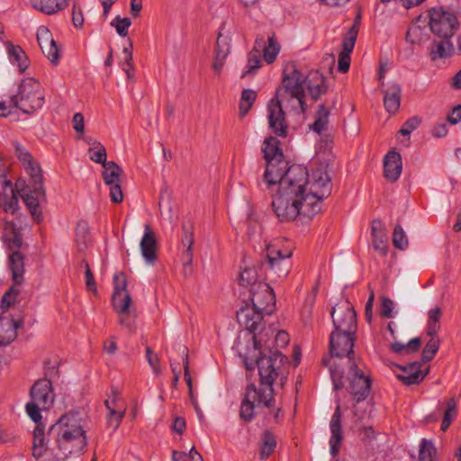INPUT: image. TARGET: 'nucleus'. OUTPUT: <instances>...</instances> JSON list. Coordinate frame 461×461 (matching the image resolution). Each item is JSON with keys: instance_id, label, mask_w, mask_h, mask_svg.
<instances>
[{"instance_id": "obj_1", "label": "nucleus", "mask_w": 461, "mask_h": 461, "mask_svg": "<svg viewBox=\"0 0 461 461\" xmlns=\"http://www.w3.org/2000/svg\"><path fill=\"white\" fill-rule=\"evenodd\" d=\"M267 333L259 332L254 335V348L259 351L257 358V366L259 375V385L250 384L246 387L241 401L240 417L242 420L249 422L255 417V410L266 407L271 410L274 407V382L282 375V368L286 359L278 350H272L265 336Z\"/></svg>"}, {"instance_id": "obj_2", "label": "nucleus", "mask_w": 461, "mask_h": 461, "mask_svg": "<svg viewBox=\"0 0 461 461\" xmlns=\"http://www.w3.org/2000/svg\"><path fill=\"white\" fill-rule=\"evenodd\" d=\"M286 96L295 100L294 108L300 107L302 113L306 110L304 102V76L301 71L293 68L291 72L284 71L282 87L277 89L276 96L267 104V119L269 128L274 134L279 137H286L288 125L285 121V113L281 105Z\"/></svg>"}, {"instance_id": "obj_3", "label": "nucleus", "mask_w": 461, "mask_h": 461, "mask_svg": "<svg viewBox=\"0 0 461 461\" xmlns=\"http://www.w3.org/2000/svg\"><path fill=\"white\" fill-rule=\"evenodd\" d=\"M327 168L328 164L326 162H312L311 173H309L307 181L309 192L306 194V205L303 208V212L309 219L321 212V202L331 194L332 184Z\"/></svg>"}, {"instance_id": "obj_4", "label": "nucleus", "mask_w": 461, "mask_h": 461, "mask_svg": "<svg viewBox=\"0 0 461 461\" xmlns=\"http://www.w3.org/2000/svg\"><path fill=\"white\" fill-rule=\"evenodd\" d=\"M278 175H272L271 183H265L267 188L270 189L278 184V192L280 194L292 196L293 199H298L305 203L306 185L309 178L307 168L302 165H292L286 167L285 170H278Z\"/></svg>"}, {"instance_id": "obj_5", "label": "nucleus", "mask_w": 461, "mask_h": 461, "mask_svg": "<svg viewBox=\"0 0 461 461\" xmlns=\"http://www.w3.org/2000/svg\"><path fill=\"white\" fill-rule=\"evenodd\" d=\"M50 433H57V441L69 452L82 451L86 446V436L82 427L73 415L65 414L50 429Z\"/></svg>"}, {"instance_id": "obj_6", "label": "nucleus", "mask_w": 461, "mask_h": 461, "mask_svg": "<svg viewBox=\"0 0 461 461\" xmlns=\"http://www.w3.org/2000/svg\"><path fill=\"white\" fill-rule=\"evenodd\" d=\"M11 104L24 113H32L44 104V91L41 83L33 78L22 81L18 94L11 97Z\"/></svg>"}, {"instance_id": "obj_7", "label": "nucleus", "mask_w": 461, "mask_h": 461, "mask_svg": "<svg viewBox=\"0 0 461 461\" xmlns=\"http://www.w3.org/2000/svg\"><path fill=\"white\" fill-rule=\"evenodd\" d=\"M4 240L9 250V267L15 285L22 284L24 273V258L19 249L23 245V238L20 230L12 221H6L4 227Z\"/></svg>"}, {"instance_id": "obj_8", "label": "nucleus", "mask_w": 461, "mask_h": 461, "mask_svg": "<svg viewBox=\"0 0 461 461\" xmlns=\"http://www.w3.org/2000/svg\"><path fill=\"white\" fill-rule=\"evenodd\" d=\"M264 158L266 160V171L264 174V183H271L272 175L277 174L278 170H285L288 162L284 159V154L280 148V141L273 136L267 138L261 148Z\"/></svg>"}, {"instance_id": "obj_9", "label": "nucleus", "mask_w": 461, "mask_h": 461, "mask_svg": "<svg viewBox=\"0 0 461 461\" xmlns=\"http://www.w3.org/2000/svg\"><path fill=\"white\" fill-rule=\"evenodd\" d=\"M429 27L438 38L451 39L458 29L457 17L443 8H432L429 11Z\"/></svg>"}, {"instance_id": "obj_10", "label": "nucleus", "mask_w": 461, "mask_h": 461, "mask_svg": "<svg viewBox=\"0 0 461 461\" xmlns=\"http://www.w3.org/2000/svg\"><path fill=\"white\" fill-rule=\"evenodd\" d=\"M305 205L306 203L280 193H277L272 201L273 211L280 221H292L298 216L308 218L303 212Z\"/></svg>"}, {"instance_id": "obj_11", "label": "nucleus", "mask_w": 461, "mask_h": 461, "mask_svg": "<svg viewBox=\"0 0 461 461\" xmlns=\"http://www.w3.org/2000/svg\"><path fill=\"white\" fill-rule=\"evenodd\" d=\"M15 188L20 191L21 196L29 209L33 220L38 223L42 220L40 203L45 199V192L42 185L24 186L23 180H17Z\"/></svg>"}, {"instance_id": "obj_12", "label": "nucleus", "mask_w": 461, "mask_h": 461, "mask_svg": "<svg viewBox=\"0 0 461 461\" xmlns=\"http://www.w3.org/2000/svg\"><path fill=\"white\" fill-rule=\"evenodd\" d=\"M355 341L356 333L332 330L330 335V352L331 357H347L349 364L356 362L353 350Z\"/></svg>"}, {"instance_id": "obj_13", "label": "nucleus", "mask_w": 461, "mask_h": 461, "mask_svg": "<svg viewBox=\"0 0 461 461\" xmlns=\"http://www.w3.org/2000/svg\"><path fill=\"white\" fill-rule=\"evenodd\" d=\"M333 331L356 333L357 329V313L349 302L333 307L331 311Z\"/></svg>"}, {"instance_id": "obj_14", "label": "nucleus", "mask_w": 461, "mask_h": 461, "mask_svg": "<svg viewBox=\"0 0 461 461\" xmlns=\"http://www.w3.org/2000/svg\"><path fill=\"white\" fill-rule=\"evenodd\" d=\"M292 256V250L285 249L282 250L276 244H270L267 249V266L278 278L285 277L291 267L289 258Z\"/></svg>"}, {"instance_id": "obj_15", "label": "nucleus", "mask_w": 461, "mask_h": 461, "mask_svg": "<svg viewBox=\"0 0 461 461\" xmlns=\"http://www.w3.org/2000/svg\"><path fill=\"white\" fill-rule=\"evenodd\" d=\"M349 393L357 403L364 402L370 393L371 379L359 368L357 362L349 364Z\"/></svg>"}, {"instance_id": "obj_16", "label": "nucleus", "mask_w": 461, "mask_h": 461, "mask_svg": "<svg viewBox=\"0 0 461 461\" xmlns=\"http://www.w3.org/2000/svg\"><path fill=\"white\" fill-rule=\"evenodd\" d=\"M13 293L17 294L18 291L12 287L3 296L0 304V314L5 313L13 303L10 299ZM17 324L13 320L0 318V346L8 345L14 340L17 336Z\"/></svg>"}, {"instance_id": "obj_17", "label": "nucleus", "mask_w": 461, "mask_h": 461, "mask_svg": "<svg viewBox=\"0 0 461 461\" xmlns=\"http://www.w3.org/2000/svg\"><path fill=\"white\" fill-rule=\"evenodd\" d=\"M249 291L251 305L263 313L270 314L275 303V294L272 288L267 284L259 282L253 288H249Z\"/></svg>"}, {"instance_id": "obj_18", "label": "nucleus", "mask_w": 461, "mask_h": 461, "mask_svg": "<svg viewBox=\"0 0 461 461\" xmlns=\"http://www.w3.org/2000/svg\"><path fill=\"white\" fill-rule=\"evenodd\" d=\"M113 294L112 304L116 312H124L131 306V298L126 289L127 282L123 273L113 276Z\"/></svg>"}, {"instance_id": "obj_19", "label": "nucleus", "mask_w": 461, "mask_h": 461, "mask_svg": "<svg viewBox=\"0 0 461 461\" xmlns=\"http://www.w3.org/2000/svg\"><path fill=\"white\" fill-rule=\"evenodd\" d=\"M32 401L37 402L43 409H50L54 402L52 384L47 378L39 379L31 389Z\"/></svg>"}, {"instance_id": "obj_20", "label": "nucleus", "mask_w": 461, "mask_h": 461, "mask_svg": "<svg viewBox=\"0 0 461 461\" xmlns=\"http://www.w3.org/2000/svg\"><path fill=\"white\" fill-rule=\"evenodd\" d=\"M263 312L257 310L253 305L245 303L244 306L237 312L238 321L254 335L263 319Z\"/></svg>"}, {"instance_id": "obj_21", "label": "nucleus", "mask_w": 461, "mask_h": 461, "mask_svg": "<svg viewBox=\"0 0 461 461\" xmlns=\"http://www.w3.org/2000/svg\"><path fill=\"white\" fill-rule=\"evenodd\" d=\"M330 455L333 458H336L339 449L340 445L343 440L342 435V425H341V411L340 405L339 404L335 409L334 413L331 416L330 421Z\"/></svg>"}, {"instance_id": "obj_22", "label": "nucleus", "mask_w": 461, "mask_h": 461, "mask_svg": "<svg viewBox=\"0 0 461 461\" xmlns=\"http://www.w3.org/2000/svg\"><path fill=\"white\" fill-rule=\"evenodd\" d=\"M357 40V26L349 29L346 38L342 41V50L339 52L338 69L341 73H347L350 67V54Z\"/></svg>"}, {"instance_id": "obj_23", "label": "nucleus", "mask_w": 461, "mask_h": 461, "mask_svg": "<svg viewBox=\"0 0 461 461\" xmlns=\"http://www.w3.org/2000/svg\"><path fill=\"white\" fill-rule=\"evenodd\" d=\"M254 46L260 54L263 52L264 59L268 64H271L276 60L281 49L274 33L268 35L267 41L263 36L257 37Z\"/></svg>"}, {"instance_id": "obj_24", "label": "nucleus", "mask_w": 461, "mask_h": 461, "mask_svg": "<svg viewBox=\"0 0 461 461\" xmlns=\"http://www.w3.org/2000/svg\"><path fill=\"white\" fill-rule=\"evenodd\" d=\"M402 370L401 374H398L397 378L406 385L420 384L427 375L429 369L425 372L421 370V364L413 362L407 366H399Z\"/></svg>"}, {"instance_id": "obj_25", "label": "nucleus", "mask_w": 461, "mask_h": 461, "mask_svg": "<svg viewBox=\"0 0 461 461\" xmlns=\"http://www.w3.org/2000/svg\"><path fill=\"white\" fill-rule=\"evenodd\" d=\"M304 85L313 100L319 99L327 91L325 78L318 70H312L304 77Z\"/></svg>"}, {"instance_id": "obj_26", "label": "nucleus", "mask_w": 461, "mask_h": 461, "mask_svg": "<svg viewBox=\"0 0 461 461\" xmlns=\"http://www.w3.org/2000/svg\"><path fill=\"white\" fill-rule=\"evenodd\" d=\"M140 249L147 262L153 263L156 260L157 239L149 224H146L144 227V234L140 240Z\"/></svg>"}, {"instance_id": "obj_27", "label": "nucleus", "mask_w": 461, "mask_h": 461, "mask_svg": "<svg viewBox=\"0 0 461 461\" xmlns=\"http://www.w3.org/2000/svg\"><path fill=\"white\" fill-rule=\"evenodd\" d=\"M402 169L401 155L396 151L388 152L384 160V177L391 182H394L399 178Z\"/></svg>"}, {"instance_id": "obj_28", "label": "nucleus", "mask_w": 461, "mask_h": 461, "mask_svg": "<svg viewBox=\"0 0 461 461\" xmlns=\"http://www.w3.org/2000/svg\"><path fill=\"white\" fill-rule=\"evenodd\" d=\"M371 231L373 236V245L376 251L385 256L388 251L387 235L383 222L380 220L372 221Z\"/></svg>"}, {"instance_id": "obj_29", "label": "nucleus", "mask_w": 461, "mask_h": 461, "mask_svg": "<svg viewBox=\"0 0 461 461\" xmlns=\"http://www.w3.org/2000/svg\"><path fill=\"white\" fill-rule=\"evenodd\" d=\"M230 42L227 37H223L221 34L218 36L215 48L214 60L212 63V69L216 74H220L225 59L230 53Z\"/></svg>"}, {"instance_id": "obj_30", "label": "nucleus", "mask_w": 461, "mask_h": 461, "mask_svg": "<svg viewBox=\"0 0 461 461\" xmlns=\"http://www.w3.org/2000/svg\"><path fill=\"white\" fill-rule=\"evenodd\" d=\"M7 52L10 62L16 66L21 73L24 72L29 67V59L24 50L18 45L7 44Z\"/></svg>"}, {"instance_id": "obj_31", "label": "nucleus", "mask_w": 461, "mask_h": 461, "mask_svg": "<svg viewBox=\"0 0 461 461\" xmlns=\"http://www.w3.org/2000/svg\"><path fill=\"white\" fill-rule=\"evenodd\" d=\"M401 104V87L393 84L384 92V104L389 113H395Z\"/></svg>"}, {"instance_id": "obj_32", "label": "nucleus", "mask_w": 461, "mask_h": 461, "mask_svg": "<svg viewBox=\"0 0 461 461\" xmlns=\"http://www.w3.org/2000/svg\"><path fill=\"white\" fill-rule=\"evenodd\" d=\"M439 39L431 43L429 54L432 60L449 57L453 52L454 48L450 39Z\"/></svg>"}, {"instance_id": "obj_33", "label": "nucleus", "mask_w": 461, "mask_h": 461, "mask_svg": "<svg viewBox=\"0 0 461 461\" xmlns=\"http://www.w3.org/2000/svg\"><path fill=\"white\" fill-rule=\"evenodd\" d=\"M68 0H32V6L46 14H52L68 5Z\"/></svg>"}, {"instance_id": "obj_34", "label": "nucleus", "mask_w": 461, "mask_h": 461, "mask_svg": "<svg viewBox=\"0 0 461 461\" xmlns=\"http://www.w3.org/2000/svg\"><path fill=\"white\" fill-rule=\"evenodd\" d=\"M103 167L104 171L102 176L105 185L122 183L121 175L122 169L116 162L109 161L105 163Z\"/></svg>"}, {"instance_id": "obj_35", "label": "nucleus", "mask_w": 461, "mask_h": 461, "mask_svg": "<svg viewBox=\"0 0 461 461\" xmlns=\"http://www.w3.org/2000/svg\"><path fill=\"white\" fill-rule=\"evenodd\" d=\"M46 449V441L44 435V428L42 424H38L35 426L33 430V446H32V455L33 456L39 458L41 457Z\"/></svg>"}, {"instance_id": "obj_36", "label": "nucleus", "mask_w": 461, "mask_h": 461, "mask_svg": "<svg viewBox=\"0 0 461 461\" xmlns=\"http://www.w3.org/2000/svg\"><path fill=\"white\" fill-rule=\"evenodd\" d=\"M330 113V109L326 106L325 103L320 104L316 112V118L312 125V129L318 133L326 131L329 123Z\"/></svg>"}, {"instance_id": "obj_37", "label": "nucleus", "mask_w": 461, "mask_h": 461, "mask_svg": "<svg viewBox=\"0 0 461 461\" xmlns=\"http://www.w3.org/2000/svg\"><path fill=\"white\" fill-rule=\"evenodd\" d=\"M89 144L90 148L88 149V153L92 161L102 164V166L109 162L106 160V149L102 143L95 140L93 142H89Z\"/></svg>"}, {"instance_id": "obj_38", "label": "nucleus", "mask_w": 461, "mask_h": 461, "mask_svg": "<svg viewBox=\"0 0 461 461\" xmlns=\"http://www.w3.org/2000/svg\"><path fill=\"white\" fill-rule=\"evenodd\" d=\"M276 447V441L274 437V435L269 432L266 431L262 438V442L259 449V456L261 459H267L268 458L273 452L275 451V448Z\"/></svg>"}, {"instance_id": "obj_39", "label": "nucleus", "mask_w": 461, "mask_h": 461, "mask_svg": "<svg viewBox=\"0 0 461 461\" xmlns=\"http://www.w3.org/2000/svg\"><path fill=\"white\" fill-rule=\"evenodd\" d=\"M257 98V92L251 89H245L241 93L240 102V116H245L252 107Z\"/></svg>"}, {"instance_id": "obj_40", "label": "nucleus", "mask_w": 461, "mask_h": 461, "mask_svg": "<svg viewBox=\"0 0 461 461\" xmlns=\"http://www.w3.org/2000/svg\"><path fill=\"white\" fill-rule=\"evenodd\" d=\"M456 402L455 398H450L447 402V408L444 412V417L441 422V429L443 431H446L448 429L452 421L456 417Z\"/></svg>"}, {"instance_id": "obj_41", "label": "nucleus", "mask_w": 461, "mask_h": 461, "mask_svg": "<svg viewBox=\"0 0 461 461\" xmlns=\"http://www.w3.org/2000/svg\"><path fill=\"white\" fill-rule=\"evenodd\" d=\"M260 53L255 47L253 50L249 53L248 55V62L246 65V69L242 73V77H245L248 75L255 74L256 71L260 68L261 66V59H260Z\"/></svg>"}, {"instance_id": "obj_42", "label": "nucleus", "mask_w": 461, "mask_h": 461, "mask_svg": "<svg viewBox=\"0 0 461 461\" xmlns=\"http://www.w3.org/2000/svg\"><path fill=\"white\" fill-rule=\"evenodd\" d=\"M436 448L430 440L423 438L420 444L419 461H435Z\"/></svg>"}, {"instance_id": "obj_43", "label": "nucleus", "mask_w": 461, "mask_h": 461, "mask_svg": "<svg viewBox=\"0 0 461 461\" xmlns=\"http://www.w3.org/2000/svg\"><path fill=\"white\" fill-rule=\"evenodd\" d=\"M239 283L243 287L253 288L258 282V274L254 268H244L239 276Z\"/></svg>"}, {"instance_id": "obj_44", "label": "nucleus", "mask_w": 461, "mask_h": 461, "mask_svg": "<svg viewBox=\"0 0 461 461\" xmlns=\"http://www.w3.org/2000/svg\"><path fill=\"white\" fill-rule=\"evenodd\" d=\"M441 310L438 307L429 310L427 332L429 336H435L439 330V319Z\"/></svg>"}, {"instance_id": "obj_45", "label": "nucleus", "mask_w": 461, "mask_h": 461, "mask_svg": "<svg viewBox=\"0 0 461 461\" xmlns=\"http://www.w3.org/2000/svg\"><path fill=\"white\" fill-rule=\"evenodd\" d=\"M430 337V339L427 342L422 350L421 357L423 362L430 361L434 357L439 348L438 339H437L435 336Z\"/></svg>"}, {"instance_id": "obj_46", "label": "nucleus", "mask_w": 461, "mask_h": 461, "mask_svg": "<svg viewBox=\"0 0 461 461\" xmlns=\"http://www.w3.org/2000/svg\"><path fill=\"white\" fill-rule=\"evenodd\" d=\"M407 236L400 224L394 227L393 232V244L398 249H405L408 247Z\"/></svg>"}, {"instance_id": "obj_47", "label": "nucleus", "mask_w": 461, "mask_h": 461, "mask_svg": "<svg viewBox=\"0 0 461 461\" xmlns=\"http://www.w3.org/2000/svg\"><path fill=\"white\" fill-rule=\"evenodd\" d=\"M183 230H184V237H183V243L185 245L187 244V249L184 254V258L185 259V264H191L193 260V244H194V238L193 233L190 232L185 225H183Z\"/></svg>"}, {"instance_id": "obj_48", "label": "nucleus", "mask_w": 461, "mask_h": 461, "mask_svg": "<svg viewBox=\"0 0 461 461\" xmlns=\"http://www.w3.org/2000/svg\"><path fill=\"white\" fill-rule=\"evenodd\" d=\"M131 24V21L130 18L124 17L121 18L119 15L116 16L112 22L111 26L114 27L117 33L122 36L125 37L128 34V29Z\"/></svg>"}, {"instance_id": "obj_49", "label": "nucleus", "mask_w": 461, "mask_h": 461, "mask_svg": "<svg viewBox=\"0 0 461 461\" xmlns=\"http://www.w3.org/2000/svg\"><path fill=\"white\" fill-rule=\"evenodd\" d=\"M24 167L31 176L32 185H42V175L39 165L32 161L30 164L24 166Z\"/></svg>"}, {"instance_id": "obj_50", "label": "nucleus", "mask_w": 461, "mask_h": 461, "mask_svg": "<svg viewBox=\"0 0 461 461\" xmlns=\"http://www.w3.org/2000/svg\"><path fill=\"white\" fill-rule=\"evenodd\" d=\"M373 406L369 402L357 403L354 406V416L359 420L364 421L370 417Z\"/></svg>"}, {"instance_id": "obj_51", "label": "nucleus", "mask_w": 461, "mask_h": 461, "mask_svg": "<svg viewBox=\"0 0 461 461\" xmlns=\"http://www.w3.org/2000/svg\"><path fill=\"white\" fill-rule=\"evenodd\" d=\"M37 41L41 49H42L43 47H49V44L55 41L52 33L45 26L39 27L37 31Z\"/></svg>"}, {"instance_id": "obj_52", "label": "nucleus", "mask_w": 461, "mask_h": 461, "mask_svg": "<svg viewBox=\"0 0 461 461\" xmlns=\"http://www.w3.org/2000/svg\"><path fill=\"white\" fill-rule=\"evenodd\" d=\"M119 314V323L129 330H132L134 327L136 314L130 307L124 312H117Z\"/></svg>"}, {"instance_id": "obj_53", "label": "nucleus", "mask_w": 461, "mask_h": 461, "mask_svg": "<svg viewBox=\"0 0 461 461\" xmlns=\"http://www.w3.org/2000/svg\"><path fill=\"white\" fill-rule=\"evenodd\" d=\"M25 409H26V412L29 415V417L36 423V425L41 424V411L44 410L42 408V406H41L37 402L31 401L30 402H28L26 404Z\"/></svg>"}, {"instance_id": "obj_54", "label": "nucleus", "mask_w": 461, "mask_h": 461, "mask_svg": "<svg viewBox=\"0 0 461 461\" xmlns=\"http://www.w3.org/2000/svg\"><path fill=\"white\" fill-rule=\"evenodd\" d=\"M49 47H43L41 50L42 53L45 57L52 63L58 64L59 59V49L56 43L53 41L52 43L48 45Z\"/></svg>"}, {"instance_id": "obj_55", "label": "nucleus", "mask_w": 461, "mask_h": 461, "mask_svg": "<svg viewBox=\"0 0 461 461\" xmlns=\"http://www.w3.org/2000/svg\"><path fill=\"white\" fill-rule=\"evenodd\" d=\"M5 185L10 186L11 190H10L9 198H8L7 202L5 203L6 205H5V210L4 211L5 212H9V213L14 214L17 211V209H18V198H17L14 191L12 188L11 182L10 181H5Z\"/></svg>"}, {"instance_id": "obj_56", "label": "nucleus", "mask_w": 461, "mask_h": 461, "mask_svg": "<svg viewBox=\"0 0 461 461\" xmlns=\"http://www.w3.org/2000/svg\"><path fill=\"white\" fill-rule=\"evenodd\" d=\"M330 373L333 383L334 390L339 391L344 387L343 371L330 366Z\"/></svg>"}, {"instance_id": "obj_57", "label": "nucleus", "mask_w": 461, "mask_h": 461, "mask_svg": "<svg viewBox=\"0 0 461 461\" xmlns=\"http://www.w3.org/2000/svg\"><path fill=\"white\" fill-rule=\"evenodd\" d=\"M394 309V303L393 300L387 297L382 299L380 305V315L384 318H393Z\"/></svg>"}, {"instance_id": "obj_58", "label": "nucleus", "mask_w": 461, "mask_h": 461, "mask_svg": "<svg viewBox=\"0 0 461 461\" xmlns=\"http://www.w3.org/2000/svg\"><path fill=\"white\" fill-rule=\"evenodd\" d=\"M420 119L418 116H413L408 119L400 129L399 132L402 135H409L411 131L416 130L420 124Z\"/></svg>"}, {"instance_id": "obj_59", "label": "nucleus", "mask_w": 461, "mask_h": 461, "mask_svg": "<svg viewBox=\"0 0 461 461\" xmlns=\"http://www.w3.org/2000/svg\"><path fill=\"white\" fill-rule=\"evenodd\" d=\"M123 416L124 411H117L116 409L109 411V414L107 416V422L109 426L113 427V429H116L119 427Z\"/></svg>"}, {"instance_id": "obj_60", "label": "nucleus", "mask_w": 461, "mask_h": 461, "mask_svg": "<svg viewBox=\"0 0 461 461\" xmlns=\"http://www.w3.org/2000/svg\"><path fill=\"white\" fill-rule=\"evenodd\" d=\"M183 356V365L185 369V380L188 384L190 393L192 392V378L189 372L188 350L185 347H179Z\"/></svg>"}, {"instance_id": "obj_61", "label": "nucleus", "mask_w": 461, "mask_h": 461, "mask_svg": "<svg viewBox=\"0 0 461 461\" xmlns=\"http://www.w3.org/2000/svg\"><path fill=\"white\" fill-rule=\"evenodd\" d=\"M110 186V198L113 203H120L123 200L121 183L108 185Z\"/></svg>"}, {"instance_id": "obj_62", "label": "nucleus", "mask_w": 461, "mask_h": 461, "mask_svg": "<svg viewBox=\"0 0 461 461\" xmlns=\"http://www.w3.org/2000/svg\"><path fill=\"white\" fill-rule=\"evenodd\" d=\"M146 358L149 366L152 367L154 373L159 374V359L157 354H155L149 347L146 348Z\"/></svg>"}, {"instance_id": "obj_63", "label": "nucleus", "mask_w": 461, "mask_h": 461, "mask_svg": "<svg viewBox=\"0 0 461 461\" xmlns=\"http://www.w3.org/2000/svg\"><path fill=\"white\" fill-rule=\"evenodd\" d=\"M15 153L23 166H26L27 164H30L32 161H33L31 154L19 144L15 145Z\"/></svg>"}, {"instance_id": "obj_64", "label": "nucleus", "mask_w": 461, "mask_h": 461, "mask_svg": "<svg viewBox=\"0 0 461 461\" xmlns=\"http://www.w3.org/2000/svg\"><path fill=\"white\" fill-rule=\"evenodd\" d=\"M72 22L75 27L80 28L84 24V16L80 7H78L76 4L73 5L72 10Z\"/></svg>"}]
</instances>
